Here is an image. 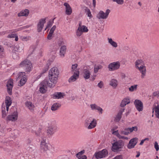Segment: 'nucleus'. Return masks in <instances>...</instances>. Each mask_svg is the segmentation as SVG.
I'll return each instance as SVG.
<instances>
[{
    "label": "nucleus",
    "mask_w": 159,
    "mask_h": 159,
    "mask_svg": "<svg viewBox=\"0 0 159 159\" xmlns=\"http://www.w3.org/2000/svg\"><path fill=\"white\" fill-rule=\"evenodd\" d=\"M12 30H7L6 31H2L0 32V35H3L5 34L8 33L11 31H12Z\"/></svg>",
    "instance_id": "49"
},
{
    "label": "nucleus",
    "mask_w": 159,
    "mask_h": 159,
    "mask_svg": "<svg viewBox=\"0 0 159 159\" xmlns=\"http://www.w3.org/2000/svg\"><path fill=\"white\" fill-rule=\"evenodd\" d=\"M85 12L88 16L90 17V18L92 17V15L90 10L89 9H86L85 10Z\"/></svg>",
    "instance_id": "44"
},
{
    "label": "nucleus",
    "mask_w": 159,
    "mask_h": 159,
    "mask_svg": "<svg viewBox=\"0 0 159 159\" xmlns=\"http://www.w3.org/2000/svg\"><path fill=\"white\" fill-rule=\"evenodd\" d=\"M103 85L104 83L102 81H100V82L98 84V86L101 89L103 87Z\"/></svg>",
    "instance_id": "53"
},
{
    "label": "nucleus",
    "mask_w": 159,
    "mask_h": 159,
    "mask_svg": "<svg viewBox=\"0 0 159 159\" xmlns=\"http://www.w3.org/2000/svg\"><path fill=\"white\" fill-rule=\"evenodd\" d=\"M138 85L134 84L133 85L131 86L129 88V91L133 92L135 91H136L138 88Z\"/></svg>",
    "instance_id": "35"
},
{
    "label": "nucleus",
    "mask_w": 159,
    "mask_h": 159,
    "mask_svg": "<svg viewBox=\"0 0 159 159\" xmlns=\"http://www.w3.org/2000/svg\"><path fill=\"white\" fill-rule=\"evenodd\" d=\"M40 149L43 151H46L48 149V146L45 140L43 139L41 142Z\"/></svg>",
    "instance_id": "22"
},
{
    "label": "nucleus",
    "mask_w": 159,
    "mask_h": 159,
    "mask_svg": "<svg viewBox=\"0 0 159 159\" xmlns=\"http://www.w3.org/2000/svg\"><path fill=\"white\" fill-rule=\"evenodd\" d=\"M16 34H11L8 35L7 37V38H14L16 36Z\"/></svg>",
    "instance_id": "54"
},
{
    "label": "nucleus",
    "mask_w": 159,
    "mask_h": 159,
    "mask_svg": "<svg viewBox=\"0 0 159 159\" xmlns=\"http://www.w3.org/2000/svg\"><path fill=\"white\" fill-rule=\"evenodd\" d=\"M154 148L157 151H158L159 150V145L157 142H155L154 144Z\"/></svg>",
    "instance_id": "52"
},
{
    "label": "nucleus",
    "mask_w": 159,
    "mask_h": 159,
    "mask_svg": "<svg viewBox=\"0 0 159 159\" xmlns=\"http://www.w3.org/2000/svg\"><path fill=\"white\" fill-rule=\"evenodd\" d=\"M2 117H5L6 116V113L5 111V106L4 103H3L2 105Z\"/></svg>",
    "instance_id": "33"
},
{
    "label": "nucleus",
    "mask_w": 159,
    "mask_h": 159,
    "mask_svg": "<svg viewBox=\"0 0 159 159\" xmlns=\"http://www.w3.org/2000/svg\"><path fill=\"white\" fill-rule=\"evenodd\" d=\"M148 140H149V139L148 138H146L144 139H142V140H141L140 143V144H139L140 145H142L145 141L146 140L148 141Z\"/></svg>",
    "instance_id": "58"
},
{
    "label": "nucleus",
    "mask_w": 159,
    "mask_h": 159,
    "mask_svg": "<svg viewBox=\"0 0 159 159\" xmlns=\"http://www.w3.org/2000/svg\"><path fill=\"white\" fill-rule=\"evenodd\" d=\"M56 28V26L55 25L53 26V27L50 30L49 32L52 34L54 31L55 30Z\"/></svg>",
    "instance_id": "57"
},
{
    "label": "nucleus",
    "mask_w": 159,
    "mask_h": 159,
    "mask_svg": "<svg viewBox=\"0 0 159 159\" xmlns=\"http://www.w3.org/2000/svg\"><path fill=\"white\" fill-rule=\"evenodd\" d=\"M91 73L90 71L87 69L84 70L83 72V76L85 80L89 79Z\"/></svg>",
    "instance_id": "19"
},
{
    "label": "nucleus",
    "mask_w": 159,
    "mask_h": 159,
    "mask_svg": "<svg viewBox=\"0 0 159 159\" xmlns=\"http://www.w3.org/2000/svg\"><path fill=\"white\" fill-rule=\"evenodd\" d=\"M35 49V47L34 46H31L30 48L29 51V52L30 53L29 55H31L34 51Z\"/></svg>",
    "instance_id": "43"
},
{
    "label": "nucleus",
    "mask_w": 159,
    "mask_h": 159,
    "mask_svg": "<svg viewBox=\"0 0 159 159\" xmlns=\"http://www.w3.org/2000/svg\"><path fill=\"white\" fill-rule=\"evenodd\" d=\"M123 146V144L121 141L115 142L112 144V150L114 152H117L120 151Z\"/></svg>",
    "instance_id": "9"
},
{
    "label": "nucleus",
    "mask_w": 159,
    "mask_h": 159,
    "mask_svg": "<svg viewBox=\"0 0 159 159\" xmlns=\"http://www.w3.org/2000/svg\"><path fill=\"white\" fill-rule=\"evenodd\" d=\"M52 34L49 32L47 36L48 39L49 40H50L52 39Z\"/></svg>",
    "instance_id": "59"
},
{
    "label": "nucleus",
    "mask_w": 159,
    "mask_h": 159,
    "mask_svg": "<svg viewBox=\"0 0 159 159\" xmlns=\"http://www.w3.org/2000/svg\"><path fill=\"white\" fill-rule=\"evenodd\" d=\"M4 50L3 48L1 45H0V52H3Z\"/></svg>",
    "instance_id": "63"
},
{
    "label": "nucleus",
    "mask_w": 159,
    "mask_h": 159,
    "mask_svg": "<svg viewBox=\"0 0 159 159\" xmlns=\"http://www.w3.org/2000/svg\"><path fill=\"white\" fill-rule=\"evenodd\" d=\"M64 5L66 7V14L68 15H71L72 13V9L70 5L67 2H65Z\"/></svg>",
    "instance_id": "17"
},
{
    "label": "nucleus",
    "mask_w": 159,
    "mask_h": 159,
    "mask_svg": "<svg viewBox=\"0 0 159 159\" xmlns=\"http://www.w3.org/2000/svg\"><path fill=\"white\" fill-rule=\"evenodd\" d=\"M110 12V10L109 9L106 10L105 12L102 11H100L97 15L96 17L99 19H106L108 17Z\"/></svg>",
    "instance_id": "7"
},
{
    "label": "nucleus",
    "mask_w": 159,
    "mask_h": 159,
    "mask_svg": "<svg viewBox=\"0 0 159 159\" xmlns=\"http://www.w3.org/2000/svg\"><path fill=\"white\" fill-rule=\"evenodd\" d=\"M13 86V80L10 79L7 82V91L10 95L12 94V90Z\"/></svg>",
    "instance_id": "13"
},
{
    "label": "nucleus",
    "mask_w": 159,
    "mask_h": 159,
    "mask_svg": "<svg viewBox=\"0 0 159 159\" xmlns=\"http://www.w3.org/2000/svg\"><path fill=\"white\" fill-rule=\"evenodd\" d=\"M30 61L28 59H25L21 61L19 64V66L21 67H25L28 65Z\"/></svg>",
    "instance_id": "30"
},
{
    "label": "nucleus",
    "mask_w": 159,
    "mask_h": 159,
    "mask_svg": "<svg viewBox=\"0 0 159 159\" xmlns=\"http://www.w3.org/2000/svg\"><path fill=\"white\" fill-rule=\"evenodd\" d=\"M90 121H90V119L89 118H87L85 120L84 123V125L86 128L88 125H89Z\"/></svg>",
    "instance_id": "42"
},
{
    "label": "nucleus",
    "mask_w": 159,
    "mask_h": 159,
    "mask_svg": "<svg viewBox=\"0 0 159 159\" xmlns=\"http://www.w3.org/2000/svg\"><path fill=\"white\" fill-rule=\"evenodd\" d=\"M18 113L17 111H15L8 115L7 117V120L12 121H15L18 119Z\"/></svg>",
    "instance_id": "11"
},
{
    "label": "nucleus",
    "mask_w": 159,
    "mask_h": 159,
    "mask_svg": "<svg viewBox=\"0 0 159 159\" xmlns=\"http://www.w3.org/2000/svg\"><path fill=\"white\" fill-rule=\"evenodd\" d=\"M61 104L58 103H54L52 106L51 109L52 111H55L58 110L61 107Z\"/></svg>",
    "instance_id": "28"
},
{
    "label": "nucleus",
    "mask_w": 159,
    "mask_h": 159,
    "mask_svg": "<svg viewBox=\"0 0 159 159\" xmlns=\"http://www.w3.org/2000/svg\"><path fill=\"white\" fill-rule=\"evenodd\" d=\"M156 117L159 119V105H158L154 109Z\"/></svg>",
    "instance_id": "37"
},
{
    "label": "nucleus",
    "mask_w": 159,
    "mask_h": 159,
    "mask_svg": "<svg viewBox=\"0 0 159 159\" xmlns=\"http://www.w3.org/2000/svg\"><path fill=\"white\" fill-rule=\"evenodd\" d=\"M87 27L84 25H81L80 23L79 26L76 30V34L77 37H79L81 36L83 33H86L88 31Z\"/></svg>",
    "instance_id": "3"
},
{
    "label": "nucleus",
    "mask_w": 159,
    "mask_h": 159,
    "mask_svg": "<svg viewBox=\"0 0 159 159\" xmlns=\"http://www.w3.org/2000/svg\"><path fill=\"white\" fill-rule=\"evenodd\" d=\"M135 67L141 73V78H144L146 71V67L144 61L141 60H137L135 62Z\"/></svg>",
    "instance_id": "2"
},
{
    "label": "nucleus",
    "mask_w": 159,
    "mask_h": 159,
    "mask_svg": "<svg viewBox=\"0 0 159 159\" xmlns=\"http://www.w3.org/2000/svg\"><path fill=\"white\" fill-rule=\"evenodd\" d=\"M80 159H87V157L85 155H84L81 157Z\"/></svg>",
    "instance_id": "64"
},
{
    "label": "nucleus",
    "mask_w": 159,
    "mask_h": 159,
    "mask_svg": "<svg viewBox=\"0 0 159 159\" xmlns=\"http://www.w3.org/2000/svg\"><path fill=\"white\" fill-rule=\"evenodd\" d=\"M11 103L10 98L9 97H7L5 100V103H4V104L5 105V107H6L7 112L8 111L9 107L11 105Z\"/></svg>",
    "instance_id": "21"
},
{
    "label": "nucleus",
    "mask_w": 159,
    "mask_h": 159,
    "mask_svg": "<svg viewBox=\"0 0 159 159\" xmlns=\"http://www.w3.org/2000/svg\"><path fill=\"white\" fill-rule=\"evenodd\" d=\"M58 48V46L56 45L53 44L50 46V49H52V51L55 53Z\"/></svg>",
    "instance_id": "39"
},
{
    "label": "nucleus",
    "mask_w": 159,
    "mask_h": 159,
    "mask_svg": "<svg viewBox=\"0 0 159 159\" xmlns=\"http://www.w3.org/2000/svg\"><path fill=\"white\" fill-rule=\"evenodd\" d=\"M27 81V79L26 76L24 77L21 78L20 81L19 85L22 86Z\"/></svg>",
    "instance_id": "32"
},
{
    "label": "nucleus",
    "mask_w": 159,
    "mask_h": 159,
    "mask_svg": "<svg viewBox=\"0 0 159 159\" xmlns=\"http://www.w3.org/2000/svg\"><path fill=\"white\" fill-rule=\"evenodd\" d=\"M26 106L31 111L34 110V106L30 102H27L25 103Z\"/></svg>",
    "instance_id": "29"
},
{
    "label": "nucleus",
    "mask_w": 159,
    "mask_h": 159,
    "mask_svg": "<svg viewBox=\"0 0 159 159\" xmlns=\"http://www.w3.org/2000/svg\"><path fill=\"white\" fill-rule=\"evenodd\" d=\"M134 104L137 110L139 111H143V105L142 102L139 100L136 99L134 102Z\"/></svg>",
    "instance_id": "12"
},
{
    "label": "nucleus",
    "mask_w": 159,
    "mask_h": 159,
    "mask_svg": "<svg viewBox=\"0 0 159 159\" xmlns=\"http://www.w3.org/2000/svg\"><path fill=\"white\" fill-rule=\"evenodd\" d=\"M51 25H52V24L50 22H49L47 24L46 27V28L45 29V30L48 28L49 27H50L51 26Z\"/></svg>",
    "instance_id": "61"
},
{
    "label": "nucleus",
    "mask_w": 159,
    "mask_h": 159,
    "mask_svg": "<svg viewBox=\"0 0 159 159\" xmlns=\"http://www.w3.org/2000/svg\"><path fill=\"white\" fill-rule=\"evenodd\" d=\"M79 71L75 72L73 75L69 78L68 82L69 83H72L75 81L79 78Z\"/></svg>",
    "instance_id": "15"
},
{
    "label": "nucleus",
    "mask_w": 159,
    "mask_h": 159,
    "mask_svg": "<svg viewBox=\"0 0 159 159\" xmlns=\"http://www.w3.org/2000/svg\"><path fill=\"white\" fill-rule=\"evenodd\" d=\"M49 84H52L51 83L48 81L47 80H44L42 81L39 85V91L42 93H45L47 90V86L50 87H52L49 85Z\"/></svg>",
    "instance_id": "4"
},
{
    "label": "nucleus",
    "mask_w": 159,
    "mask_h": 159,
    "mask_svg": "<svg viewBox=\"0 0 159 159\" xmlns=\"http://www.w3.org/2000/svg\"><path fill=\"white\" fill-rule=\"evenodd\" d=\"M13 58L14 59H18L19 58V56L17 53L16 52H13L12 55Z\"/></svg>",
    "instance_id": "47"
},
{
    "label": "nucleus",
    "mask_w": 159,
    "mask_h": 159,
    "mask_svg": "<svg viewBox=\"0 0 159 159\" xmlns=\"http://www.w3.org/2000/svg\"><path fill=\"white\" fill-rule=\"evenodd\" d=\"M109 85L113 88L116 89L118 85V81L115 79H112L110 81Z\"/></svg>",
    "instance_id": "24"
},
{
    "label": "nucleus",
    "mask_w": 159,
    "mask_h": 159,
    "mask_svg": "<svg viewBox=\"0 0 159 159\" xmlns=\"http://www.w3.org/2000/svg\"><path fill=\"white\" fill-rule=\"evenodd\" d=\"M153 94L154 97H157L158 98H159V91L154 92Z\"/></svg>",
    "instance_id": "56"
},
{
    "label": "nucleus",
    "mask_w": 159,
    "mask_h": 159,
    "mask_svg": "<svg viewBox=\"0 0 159 159\" xmlns=\"http://www.w3.org/2000/svg\"><path fill=\"white\" fill-rule=\"evenodd\" d=\"M64 93L60 92H56L52 95V97L54 99H61L63 98Z\"/></svg>",
    "instance_id": "20"
},
{
    "label": "nucleus",
    "mask_w": 159,
    "mask_h": 159,
    "mask_svg": "<svg viewBox=\"0 0 159 159\" xmlns=\"http://www.w3.org/2000/svg\"><path fill=\"white\" fill-rule=\"evenodd\" d=\"M77 66L78 65L77 64L72 65L71 66V71H76L75 70L76 69Z\"/></svg>",
    "instance_id": "50"
},
{
    "label": "nucleus",
    "mask_w": 159,
    "mask_h": 159,
    "mask_svg": "<svg viewBox=\"0 0 159 159\" xmlns=\"http://www.w3.org/2000/svg\"><path fill=\"white\" fill-rule=\"evenodd\" d=\"M112 134L115 135H116L118 138H120L121 135L118 133V130L113 131L112 132Z\"/></svg>",
    "instance_id": "51"
},
{
    "label": "nucleus",
    "mask_w": 159,
    "mask_h": 159,
    "mask_svg": "<svg viewBox=\"0 0 159 159\" xmlns=\"http://www.w3.org/2000/svg\"><path fill=\"white\" fill-rule=\"evenodd\" d=\"M85 151L83 150L79 152L76 155V157L78 158V159H80L81 158L82 155L84 153Z\"/></svg>",
    "instance_id": "38"
},
{
    "label": "nucleus",
    "mask_w": 159,
    "mask_h": 159,
    "mask_svg": "<svg viewBox=\"0 0 159 159\" xmlns=\"http://www.w3.org/2000/svg\"><path fill=\"white\" fill-rule=\"evenodd\" d=\"M102 66L101 65H98L95 66L94 68V72L95 73H97L99 70L101 69L102 68Z\"/></svg>",
    "instance_id": "34"
},
{
    "label": "nucleus",
    "mask_w": 159,
    "mask_h": 159,
    "mask_svg": "<svg viewBox=\"0 0 159 159\" xmlns=\"http://www.w3.org/2000/svg\"><path fill=\"white\" fill-rule=\"evenodd\" d=\"M16 48H17V50L19 52H22L24 49L23 45L22 44H20L18 46H17Z\"/></svg>",
    "instance_id": "40"
},
{
    "label": "nucleus",
    "mask_w": 159,
    "mask_h": 159,
    "mask_svg": "<svg viewBox=\"0 0 159 159\" xmlns=\"http://www.w3.org/2000/svg\"><path fill=\"white\" fill-rule=\"evenodd\" d=\"M119 138L125 139H126V140H127L128 139V138L127 137H125V136H120V138Z\"/></svg>",
    "instance_id": "62"
},
{
    "label": "nucleus",
    "mask_w": 159,
    "mask_h": 159,
    "mask_svg": "<svg viewBox=\"0 0 159 159\" xmlns=\"http://www.w3.org/2000/svg\"><path fill=\"white\" fill-rule=\"evenodd\" d=\"M114 2H115L118 4L122 5L124 2V0H112Z\"/></svg>",
    "instance_id": "46"
},
{
    "label": "nucleus",
    "mask_w": 159,
    "mask_h": 159,
    "mask_svg": "<svg viewBox=\"0 0 159 159\" xmlns=\"http://www.w3.org/2000/svg\"><path fill=\"white\" fill-rule=\"evenodd\" d=\"M29 13V11L27 9H25L24 10L21 11L18 14V16H27Z\"/></svg>",
    "instance_id": "26"
},
{
    "label": "nucleus",
    "mask_w": 159,
    "mask_h": 159,
    "mask_svg": "<svg viewBox=\"0 0 159 159\" xmlns=\"http://www.w3.org/2000/svg\"><path fill=\"white\" fill-rule=\"evenodd\" d=\"M129 128V130L131 133L133 131H136L138 130V128L136 126L132 127L131 128Z\"/></svg>",
    "instance_id": "45"
},
{
    "label": "nucleus",
    "mask_w": 159,
    "mask_h": 159,
    "mask_svg": "<svg viewBox=\"0 0 159 159\" xmlns=\"http://www.w3.org/2000/svg\"><path fill=\"white\" fill-rule=\"evenodd\" d=\"M66 50V46L63 45L61 46L60 51V55L61 57H64Z\"/></svg>",
    "instance_id": "25"
},
{
    "label": "nucleus",
    "mask_w": 159,
    "mask_h": 159,
    "mask_svg": "<svg viewBox=\"0 0 159 159\" xmlns=\"http://www.w3.org/2000/svg\"><path fill=\"white\" fill-rule=\"evenodd\" d=\"M59 75V71L57 67H54L52 68L49 72V82L52 84H49V85L54 87L57 82Z\"/></svg>",
    "instance_id": "1"
},
{
    "label": "nucleus",
    "mask_w": 159,
    "mask_h": 159,
    "mask_svg": "<svg viewBox=\"0 0 159 159\" xmlns=\"http://www.w3.org/2000/svg\"><path fill=\"white\" fill-rule=\"evenodd\" d=\"M32 64L30 61L29 63L27 66H26L25 67V71L27 72H30L32 70L33 68Z\"/></svg>",
    "instance_id": "31"
},
{
    "label": "nucleus",
    "mask_w": 159,
    "mask_h": 159,
    "mask_svg": "<svg viewBox=\"0 0 159 159\" xmlns=\"http://www.w3.org/2000/svg\"><path fill=\"white\" fill-rule=\"evenodd\" d=\"M124 110H125L124 108H122L120 110V111H119V112H118V113L122 115V113L124 111Z\"/></svg>",
    "instance_id": "60"
},
{
    "label": "nucleus",
    "mask_w": 159,
    "mask_h": 159,
    "mask_svg": "<svg viewBox=\"0 0 159 159\" xmlns=\"http://www.w3.org/2000/svg\"><path fill=\"white\" fill-rule=\"evenodd\" d=\"M129 128H125L124 131H121L120 134L125 135H127L129 134L130 133L129 131Z\"/></svg>",
    "instance_id": "36"
},
{
    "label": "nucleus",
    "mask_w": 159,
    "mask_h": 159,
    "mask_svg": "<svg viewBox=\"0 0 159 159\" xmlns=\"http://www.w3.org/2000/svg\"><path fill=\"white\" fill-rule=\"evenodd\" d=\"M58 43L59 45H63L65 44L64 40L62 39H60L58 42Z\"/></svg>",
    "instance_id": "55"
},
{
    "label": "nucleus",
    "mask_w": 159,
    "mask_h": 159,
    "mask_svg": "<svg viewBox=\"0 0 159 159\" xmlns=\"http://www.w3.org/2000/svg\"><path fill=\"white\" fill-rule=\"evenodd\" d=\"M25 75V72H20L18 75V77L19 78H22L26 76Z\"/></svg>",
    "instance_id": "48"
},
{
    "label": "nucleus",
    "mask_w": 159,
    "mask_h": 159,
    "mask_svg": "<svg viewBox=\"0 0 159 159\" xmlns=\"http://www.w3.org/2000/svg\"><path fill=\"white\" fill-rule=\"evenodd\" d=\"M97 124V120L96 119L93 118L92 120L90 122L89 125H88L86 127V128L88 129H93L96 126Z\"/></svg>",
    "instance_id": "16"
},
{
    "label": "nucleus",
    "mask_w": 159,
    "mask_h": 159,
    "mask_svg": "<svg viewBox=\"0 0 159 159\" xmlns=\"http://www.w3.org/2000/svg\"><path fill=\"white\" fill-rule=\"evenodd\" d=\"M57 130V127L55 124H52L49 125L47 129V133L49 136L53 135Z\"/></svg>",
    "instance_id": "5"
},
{
    "label": "nucleus",
    "mask_w": 159,
    "mask_h": 159,
    "mask_svg": "<svg viewBox=\"0 0 159 159\" xmlns=\"http://www.w3.org/2000/svg\"><path fill=\"white\" fill-rule=\"evenodd\" d=\"M45 22V19L43 18L40 20L37 26V31L38 32H40L42 31V30L44 26V25Z\"/></svg>",
    "instance_id": "14"
},
{
    "label": "nucleus",
    "mask_w": 159,
    "mask_h": 159,
    "mask_svg": "<svg viewBox=\"0 0 159 159\" xmlns=\"http://www.w3.org/2000/svg\"><path fill=\"white\" fill-rule=\"evenodd\" d=\"M90 107L91 109L93 111L97 110L101 113H102L103 109L99 106H98L95 104H91L90 105Z\"/></svg>",
    "instance_id": "18"
},
{
    "label": "nucleus",
    "mask_w": 159,
    "mask_h": 159,
    "mask_svg": "<svg viewBox=\"0 0 159 159\" xmlns=\"http://www.w3.org/2000/svg\"><path fill=\"white\" fill-rule=\"evenodd\" d=\"M121 115L118 113L115 118L114 121L116 122L119 121L121 118Z\"/></svg>",
    "instance_id": "41"
},
{
    "label": "nucleus",
    "mask_w": 159,
    "mask_h": 159,
    "mask_svg": "<svg viewBox=\"0 0 159 159\" xmlns=\"http://www.w3.org/2000/svg\"><path fill=\"white\" fill-rule=\"evenodd\" d=\"M130 102V98L129 97H127L124 98L122 100L120 104V106L122 107H124L127 104H129Z\"/></svg>",
    "instance_id": "23"
},
{
    "label": "nucleus",
    "mask_w": 159,
    "mask_h": 159,
    "mask_svg": "<svg viewBox=\"0 0 159 159\" xmlns=\"http://www.w3.org/2000/svg\"><path fill=\"white\" fill-rule=\"evenodd\" d=\"M107 40L108 43L112 47L114 48L117 47L118 46L117 43L116 42L113 41L111 38H107Z\"/></svg>",
    "instance_id": "27"
},
{
    "label": "nucleus",
    "mask_w": 159,
    "mask_h": 159,
    "mask_svg": "<svg viewBox=\"0 0 159 159\" xmlns=\"http://www.w3.org/2000/svg\"><path fill=\"white\" fill-rule=\"evenodd\" d=\"M108 152L106 149H103L98 152H96L94 155L93 157H95L96 159L103 158L108 155Z\"/></svg>",
    "instance_id": "6"
},
{
    "label": "nucleus",
    "mask_w": 159,
    "mask_h": 159,
    "mask_svg": "<svg viewBox=\"0 0 159 159\" xmlns=\"http://www.w3.org/2000/svg\"><path fill=\"white\" fill-rule=\"evenodd\" d=\"M138 139L135 137L131 139L129 141L127 145V148L128 149H132L134 148L138 142Z\"/></svg>",
    "instance_id": "10"
},
{
    "label": "nucleus",
    "mask_w": 159,
    "mask_h": 159,
    "mask_svg": "<svg viewBox=\"0 0 159 159\" xmlns=\"http://www.w3.org/2000/svg\"><path fill=\"white\" fill-rule=\"evenodd\" d=\"M120 67L119 61H116L111 62L108 65V68L110 71H114L119 69Z\"/></svg>",
    "instance_id": "8"
}]
</instances>
